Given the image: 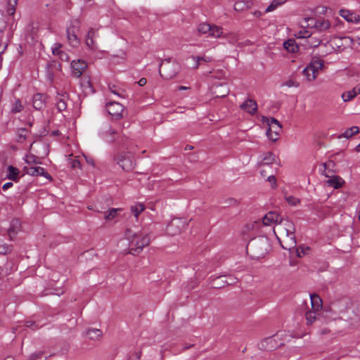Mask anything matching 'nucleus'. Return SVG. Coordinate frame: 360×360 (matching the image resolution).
<instances>
[{"instance_id":"1","label":"nucleus","mask_w":360,"mask_h":360,"mask_svg":"<svg viewBox=\"0 0 360 360\" xmlns=\"http://www.w3.org/2000/svg\"><path fill=\"white\" fill-rule=\"evenodd\" d=\"M247 251L251 252L256 257H262L270 248V242L267 237L259 236L250 240L247 245Z\"/></svg>"},{"instance_id":"2","label":"nucleus","mask_w":360,"mask_h":360,"mask_svg":"<svg viewBox=\"0 0 360 360\" xmlns=\"http://www.w3.org/2000/svg\"><path fill=\"white\" fill-rule=\"evenodd\" d=\"M127 237L129 240H131V245L134 247L131 249L130 252L132 255L139 254L142 251L144 247L148 246L150 243V238L146 233H132L131 231H128Z\"/></svg>"},{"instance_id":"3","label":"nucleus","mask_w":360,"mask_h":360,"mask_svg":"<svg viewBox=\"0 0 360 360\" xmlns=\"http://www.w3.org/2000/svg\"><path fill=\"white\" fill-rule=\"evenodd\" d=\"M263 120L266 122L269 128L266 131V136L268 138L275 142L276 141L282 131V126L280 122L274 117L269 119L267 117H263Z\"/></svg>"},{"instance_id":"4","label":"nucleus","mask_w":360,"mask_h":360,"mask_svg":"<svg viewBox=\"0 0 360 360\" xmlns=\"http://www.w3.org/2000/svg\"><path fill=\"white\" fill-rule=\"evenodd\" d=\"M115 161L124 171L129 172L134 167V158L131 153L121 152L115 157Z\"/></svg>"},{"instance_id":"5","label":"nucleus","mask_w":360,"mask_h":360,"mask_svg":"<svg viewBox=\"0 0 360 360\" xmlns=\"http://www.w3.org/2000/svg\"><path fill=\"white\" fill-rule=\"evenodd\" d=\"M98 135L103 141L108 143L114 142L118 137L117 131L108 122L101 124L98 129Z\"/></svg>"},{"instance_id":"6","label":"nucleus","mask_w":360,"mask_h":360,"mask_svg":"<svg viewBox=\"0 0 360 360\" xmlns=\"http://www.w3.org/2000/svg\"><path fill=\"white\" fill-rule=\"evenodd\" d=\"M278 224L276 229H274L275 234L278 231L281 236H295V226L292 221L281 219Z\"/></svg>"},{"instance_id":"7","label":"nucleus","mask_w":360,"mask_h":360,"mask_svg":"<svg viewBox=\"0 0 360 360\" xmlns=\"http://www.w3.org/2000/svg\"><path fill=\"white\" fill-rule=\"evenodd\" d=\"M198 30L200 33L208 34L209 36L216 38L224 37L222 28L217 25H211L208 23H202L199 25Z\"/></svg>"},{"instance_id":"8","label":"nucleus","mask_w":360,"mask_h":360,"mask_svg":"<svg viewBox=\"0 0 360 360\" xmlns=\"http://www.w3.org/2000/svg\"><path fill=\"white\" fill-rule=\"evenodd\" d=\"M108 113L115 119H120L122 117L124 106L118 102H109L106 105Z\"/></svg>"},{"instance_id":"9","label":"nucleus","mask_w":360,"mask_h":360,"mask_svg":"<svg viewBox=\"0 0 360 360\" xmlns=\"http://www.w3.org/2000/svg\"><path fill=\"white\" fill-rule=\"evenodd\" d=\"M229 91V88L225 83L217 82L212 86V93L216 98H224Z\"/></svg>"},{"instance_id":"10","label":"nucleus","mask_w":360,"mask_h":360,"mask_svg":"<svg viewBox=\"0 0 360 360\" xmlns=\"http://www.w3.org/2000/svg\"><path fill=\"white\" fill-rule=\"evenodd\" d=\"M71 68L72 70V75L74 77L79 78L87 68V64L82 60H73L71 63Z\"/></svg>"},{"instance_id":"11","label":"nucleus","mask_w":360,"mask_h":360,"mask_svg":"<svg viewBox=\"0 0 360 360\" xmlns=\"http://www.w3.org/2000/svg\"><path fill=\"white\" fill-rule=\"evenodd\" d=\"M283 237V240H281V238L276 236L277 239L278 240L281 245L283 249L289 250L293 249L296 247V238L295 236H282Z\"/></svg>"},{"instance_id":"12","label":"nucleus","mask_w":360,"mask_h":360,"mask_svg":"<svg viewBox=\"0 0 360 360\" xmlns=\"http://www.w3.org/2000/svg\"><path fill=\"white\" fill-rule=\"evenodd\" d=\"M24 169L25 170L26 173L27 174L32 175V176H43L46 177L48 179H51V175L46 172V170L41 167L35 166V167H25Z\"/></svg>"},{"instance_id":"13","label":"nucleus","mask_w":360,"mask_h":360,"mask_svg":"<svg viewBox=\"0 0 360 360\" xmlns=\"http://www.w3.org/2000/svg\"><path fill=\"white\" fill-rule=\"evenodd\" d=\"M240 108L243 111L254 115L257 112V104L255 101L248 98L240 105Z\"/></svg>"},{"instance_id":"14","label":"nucleus","mask_w":360,"mask_h":360,"mask_svg":"<svg viewBox=\"0 0 360 360\" xmlns=\"http://www.w3.org/2000/svg\"><path fill=\"white\" fill-rule=\"evenodd\" d=\"M323 67V60L318 58H313L309 64L304 68V72L311 71L315 74H318L319 70Z\"/></svg>"},{"instance_id":"15","label":"nucleus","mask_w":360,"mask_h":360,"mask_svg":"<svg viewBox=\"0 0 360 360\" xmlns=\"http://www.w3.org/2000/svg\"><path fill=\"white\" fill-rule=\"evenodd\" d=\"M47 96L44 94L34 95L32 99L33 107L36 110H41L46 106Z\"/></svg>"},{"instance_id":"16","label":"nucleus","mask_w":360,"mask_h":360,"mask_svg":"<svg viewBox=\"0 0 360 360\" xmlns=\"http://www.w3.org/2000/svg\"><path fill=\"white\" fill-rule=\"evenodd\" d=\"M281 216L275 212H269L262 219V223L265 226H269L272 224L279 223Z\"/></svg>"},{"instance_id":"17","label":"nucleus","mask_w":360,"mask_h":360,"mask_svg":"<svg viewBox=\"0 0 360 360\" xmlns=\"http://www.w3.org/2000/svg\"><path fill=\"white\" fill-rule=\"evenodd\" d=\"M97 34L96 31L94 30L93 28H91L86 36V44L90 49L91 50H96L97 49V45L95 41V38L96 37Z\"/></svg>"},{"instance_id":"18","label":"nucleus","mask_w":360,"mask_h":360,"mask_svg":"<svg viewBox=\"0 0 360 360\" xmlns=\"http://www.w3.org/2000/svg\"><path fill=\"white\" fill-rule=\"evenodd\" d=\"M312 27L319 32H323L330 28L331 23L328 20L320 18L314 20V23Z\"/></svg>"},{"instance_id":"19","label":"nucleus","mask_w":360,"mask_h":360,"mask_svg":"<svg viewBox=\"0 0 360 360\" xmlns=\"http://www.w3.org/2000/svg\"><path fill=\"white\" fill-rule=\"evenodd\" d=\"M62 47V44L60 43H56L53 44L52 47V53L54 56H57L62 61H68L70 58L68 53H65L60 49Z\"/></svg>"},{"instance_id":"20","label":"nucleus","mask_w":360,"mask_h":360,"mask_svg":"<svg viewBox=\"0 0 360 360\" xmlns=\"http://www.w3.org/2000/svg\"><path fill=\"white\" fill-rule=\"evenodd\" d=\"M360 94V86H356L351 91L344 92L341 97L345 102H348Z\"/></svg>"},{"instance_id":"21","label":"nucleus","mask_w":360,"mask_h":360,"mask_svg":"<svg viewBox=\"0 0 360 360\" xmlns=\"http://www.w3.org/2000/svg\"><path fill=\"white\" fill-rule=\"evenodd\" d=\"M67 37L69 44L73 46H77L79 44V41L77 37V35L75 34V32L73 29L72 28H68L67 30Z\"/></svg>"},{"instance_id":"22","label":"nucleus","mask_w":360,"mask_h":360,"mask_svg":"<svg viewBox=\"0 0 360 360\" xmlns=\"http://www.w3.org/2000/svg\"><path fill=\"white\" fill-rule=\"evenodd\" d=\"M311 308L314 311H319L322 307V300L316 294L310 295Z\"/></svg>"},{"instance_id":"23","label":"nucleus","mask_w":360,"mask_h":360,"mask_svg":"<svg viewBox=\"0 0 360 360\" xmlns=\"http://www.w3.org/2000/svg\"><path fill=\"white\" fill-rule=\"evenodd\" d=\"M191 60L193 61V64L192 65V68L193 69H197L199 65L201 64L202 62L204 63H210L212 61V58L209 56H198V57H191Z\"/></svg>"},{"instance_id":"24","label":"nucleus","mask_w":360,"mask_h":360,"mask_svg":"<svg viewBox=\"0 0 360 360\" xmlns=\"http://www.w3.org/2000/svg\"><path fill=\"white\" fill-rule=\"evenodd\" d=\"M283 47L288 52H290V53H296L299 49L298 45L295 42V40L293 39H288L287 41H285L283 43Z\"/></svg>"},{"instance_id":"25","label":"nucleus","mask_w":360,"mask_h":360,"mask_svg":"<svg viewBox=\"0 0 360 360\" xmlns=\"http://www.w3.org/2000/svg\"><path fill=\"white\" fill-rule=\"evenodd\" d=\"M170 62L169 60H166L165 62H163L160 65V75L165 78V79H171L172 77L175 75V73H171V74H165L164 75L162 72H165L167 70H169L170 68Z\"/></svg>"},{"instance_id":"26","label":"nucleus","mask_w":360,"mask_h":360,"mask_svg":"<svg viewBox=\"0 0 360 360\" xmlns=\"http://www.w3.org/2000/svg\"><path fill=\"white\" fill-rule=\"evenodd\" d=\"M276 160L275 155L271 152H268L266 153L262 159V160L259 162L260 166H269L272 164Z\"/></svg>"},{"instance_id":"27","label":"nucleus","mask_w":360,"mask_h":360,"mask_svg":"<svg viewBox=\"0 0 360 360\" xmlns=\"http://www.w3.org/2000/svg\"><path fill=\"white\" fill-rule=\"evenodd\" d=\"M8 174L6 177L8 179L17 181L18 180L19 169L13 166H8L7 168Z\"/></svg>"},{"instance_id":"28","label":"nucleus","mask_w":360,"mask_h":360,"mask_svg":"<svg viewBox=\"0 0 360 360\" xmlns=\"http://www.w3.org/2000/svg\"><path fill=\"white\" fill-rule=\"evenodd\" d=\"M19 229V222L18 221L13 220L11 227L8 230V234L11 240H13L15 237V235Z\"/></svg>"},{"instance_id":"29","label":"nucleus","mask_w":360,"mask_h":360,"mask_svg":"<svg viewBox=\"0 0 360 360\" xmlns=\"http://www.w3.org/2000/svg\"><path fill=\"white\" fill-rule=\"evenodd\" d=\"M339 13L341 17H342L345 20H346L347 22H354L356 20V17L352 13H351L348 10L341 9L339 11Z\"/></svg>"},{"instance_id":"30","label":"nucleus","mask_w":360,"mask_h":360,"mask_svg":"<svg viewBox=\"0 0 360 360\" xmlns=\"http://www.w3.org/2000/svg\"><path fill=\"white\" fill-rule=\"evenodd\" d=\"M217 280L221 281L226 285H233L237 283L238 278L233 276H220L217 278Z\"/></svg>"},{"instance_id":"31","label":"nucleus","mask_w":360,"mask_h":360,"mask_svg":"<svg viewBox=\"0 0 360 360\" xmlns=\"http://www.w3.org/2000/svg\"><path fill=\"white\" fill-rule=\"evenodd\" d=\"M359 133V128L356 126H353L349 129H347L341 136H340V138L344 137L346 139H349L352 137L353 135L357 134Z\"/></svg>"},{"instance_id":"32","label":"nucleus","mask_w":360,"mask_h":360,"mask_svg":"<svg viewBox=\"0 0 360 360\" xmlns=\"http://www.w3.org/2000/svg\"><path fill=\"white\" fill-rule=\"evenodd\" d=\"M145 210V206L141 203H136L131 207V212L133 215L137 218L139 215Z\"/></svg>"},{"instance_id":"33","label":"nucleus","mask_w":360,"mask_h":360,"mask_svg":"<svg viewBox=\"0 0 360 360\" xmlns=\"http://www.w3.org/2000/svg\"><path fill=\"white\" fill-rule=\"evenodd\" d=\"M88 338L92 340H97L102 335V331L99 329L91 328L86 331Z\"/></svg>"},{"instance_id":"34","label":"nucleus","mask_w":360,"mask_h":360,"mask_svg":"<svg viewBox=\"0 0 360 360\" xmlns=\"http://www.w3.org/2000/svg\"><path fill=\"white\" fill-rule=\"evenodd\" d=\"M328 184L334 188H339L342 186L343 181L339 176H334L328 180Z\"/></svg>"},{"instance_id":"35","label":"nucleus","mask_w":360,"mask_h":360,"mask_svg":"<svg viewBox=\"0 0 360 360\" xmlns=\"http://www.w3.org/2000/svg\"><path fill=\"white\" fill-rule=\"evenodd\" d=\"M68 164L71 166L72 168H81V162L79 159V157H73L71 154L69 155L68 158Z\"/></svg>"},{"instance_id":"36","label":"nucleus","mask_w":360,"mask_h":360,"mask_svg":"<svg viewBox=\"0 0 360 360\" xmlns=\"http://www.w3.org/2000/svg\"><path fill=\"white\" fill-rule=\"evenodd\" d=\"M286 0H274L271 4L266 8V12H271L276 9L278 6L283 4Z\"/></svg>"},{"instance_id":"37","label":"nucleus","mask_w":360,"mask_h":360,"mask_svg":"<svg viewBox=\"0 0 360 360\" xmlns=\"http://www.w3.org/2000/svg\"><path fill=\"white\" fill-rule=\"evenodd\" d=\"M120 209L112 208L105 214V219L107 220L113 219L117 215Z\"/></svg>"},{"instance_id":"38","label":"nucleus","mask_w":360,"mask_h":360,"mask_svg":"<svg viewBox=\"0 0 360 360\" xmlns=\"http://www.w3.org/2000/svg\"><path fill=\"white\" fill-rule=\"evenodd\" d=\"M335 165L334 162L332 160H329L328 162L323 163V170L322 171V173L327 177H330V171L328 170L330 167H333Z\"/></svg>"},{"instance_id":"39","label":"nucleus","mask_w":360,"mask_h":360,"mask_svg":"<svg viewBox=\"0 0 360 360\" xmlns=\"http://www.w3.org/2000/svg\"><path fill=\"white\" fill-rule=\"evenodd\" d=\"M18 0H8V10L7 12L9 15H13L15 11V6L17 5Z\"/></svg>"},{"instance_id":"40","label":"nucleus","mask_w":360,"mask_h":360,"mask_svg":"<svg viewBox=\"0 0 360 360\" xmlns=\"http://www.w3.org/2000/svg\"><path fill=\"white\" fill-rule=\"evenodd\" d=\"M316 311H308L306 312V319H307V323H312L313 322H314V321L316 320Z\"/></svg>"},{"instance_id":"41","label":"nucleus","mask_w":360,"mask_h":360,"mask_svg":"<svg viewBox=\"0 0 360 360\" xmlns=\"http://www.w3.org/2000/svg\"><path fill=\"white\" fill-rule=\"evenodd\" d=\"M27 130L26 129H20L18 131V141L22 142L27 136Z\"/></svg>"},{"instance_id":"42","label":"nucleus","mask_w":360,"mask_h":360,"mask_svg":"<svg viewBox=\"0 0 360 360\" xmlns=\"http://www.w3.org/2000/svg\"><path fill=\"white\" fill-rule=\"evenodd\" d=\"M309 250V247L299 246L296 248L297 256L299 257H302V256L306 255Z\"/></svg>"},{"instance_id":"43","label":"nucleus","mask_w":360,"mask_h":360,"mask_svg":"<svg viewBox=\"0 0 360 360\" xmlns=\"http://www.w3.org/2000/svg\"><path fill=\"white\" fill-rule=\"evenodd\" d=\"M109 88H110V91L112 94H115V95H117L118 96L122 97V98L124 97V90L120 89H117L116 86H114V85L112 86H110Z\"/></svg>"},{"instance_id":"44","label":"nucleus","mask_w":360,"mask_h":360,"mask_svg":"<svg viewBox=\"0 0 360 360\" xmlns=\"http://www.w3.org/2000/svg\"><path fill=\"white\" fill-rule=\"evenodd\" d=\"M25 160L28 165L37 164L38 162L37 157L31 154L27 155L25 158Z\"/></svg>"},{"instance_id":"45","label":"nucleus","mask_w":360,"mask_h":360,"mask_svg":"<svg viewBox=\"0 0 360 360\" xmlns=\"http://www.w3.org/2000/svg\"><path fill=\"white\" fill-rule=\"evenodd\" d=\"M286 201L288 202L289 205L295 206L297 204L300 203V199L294 197V196H286L285 197Z\"/></svg>"},{"instance_id":"46","label":"nucleus","mask_w":360,"mask_h":360,"mask_svg":"<svg viewBox=\"0 0 360 360\" xmlns=\"http://www.w3.org/2000/svg\"><path fill=\"white\" fill-rule=\"evenodd\" d=\"M22 110V105L20 100H16L13 104L12 112H19Z\"/></svg>"},{"instance_id":"47","label":"nucleus","mask_w":360,"mask_h":360,"mask_svg":"<svg viewBox=\"0 0 360 360\" xmlns=\"http://www.w3.org/2000/svg\"><path fill=\"white\" fill-rule=\"evenodd\" d=\"M302 72L309 81L314 80L317 77V75L314 72H311V71L304 72V69L303 70Z\"/></svg>"},{"instance_id":"48","label":"nucleus","mask_w":360,"mask_h":360,"mask_svg":"<svg viewBox=\"0 0 360 360\" xmlns=\"http://www.w3.org/2000/svg\"><path fill=\"white\" fill-rule=\"evenodd\" d=\"M11 251V246L6 244H0V254L6 255Z\"/></svg>"},{"instance_id":"49","label":"nucleus","mask_w":360,"mask_h":360,"mask_svg":"<svg viewBox=\"0 0 360 360\" xmlns=\"http://www.w3.org/2000/svg\"><path fill=\"white\" fill-rule=\"evenodd\" d=\"M68 98V94H67V92H63L62 94L58 93L56 100V103L58 101L66 102Z\"/></svg>"},{"instance_id":"50","label":"nucleus","mask_w":360,"mask_h":360,"mask_svg":"<svg viewBox=\"0 0 360 360\" xmlns=\"http://www.w3.org/2000/svg\"><path fill=\"white\" fill-rule=\"evenodd\" d=\"M299 85L300 84H299V83L297 81L293 80L292 79L287 80L286 82H285L283 84V86H287L288 87H292V86L298 87Z\"/></svg>"},{"instance_id":"51","label":"nucleus","mask_w":360,"mask_h":360,"mask_svg":"<svg viewBox=\"0 0 360 360\" xmlns=\"http://www.w3.org/2000/svg\"><path fill=\"white\" fill-rule=\"evenodd\" d=\"M56 106L59 111H63L66 109L67 103L64 101H58L56 103Z\"/></svg>"},{"instance_id":"52","label":"nucleus","mask_w":360,"mask_h":360,"mask_svg":"<svg viewBox=\"0 0 360 360\" xmlns=\"http://www.w3.org/2000/svg\"><path fill=\"white\" fill-rule=\"evenodd\" d=\"M42 353H35L32 354L27 360H41Z\"/></svg>"},{"instance_id":"53","label":"nucleus","mask_w":360,"mask_h":360,"mask_svg":"<svg viewBox=\"0 0 360 360\" xmlns=\"http://www.w3.org/2000/svg\"><path fill=\"white\" fill-rule=\"evenodd\" d=\"M267 181H269L270 183H271V184H272L271 186L273 188L276 187V179L275 176H274V175L269 176L267 178Z\"/></svg>"},{"instance_id":"54","label":"nucleus","mask_w":360,"mask_h":360,"mask_svg":"<svg viewBox=\"0 0 360 360\" xmlns=\"http://www.w3.org/2000/svg\"><path fill=\"white\" fill-rule=\"evenodd\" d=\"M225 285V284H224L221 281L217 280V278L214 281L213 287L215 288H221Z\"/></svg>"},{"instance_id":"55","label":"nucleus","mask_w":360,"mask_h":360,"mask_svg":"<svg viewBox=\"0 0 360 360\" xmlns=\"http://www.w3.org/2000/svg\"><path fill=\"white\" fill-rule=\"evenodd\" d=\"M299 34H300L299 37H300V38H307V37H311V34L307 30L300 31Z\"/></svg>"},{"instance_id":"56","label":"nucleus","mask_w":360,"mask_h":360,"mask_svg":"<svg viewBox=\"0 0 360 360\" xmlns=\"http://www.w3.org/2000/svg\"><path fill=\"white\" fill-rule=\"evenodd\" d=\"M141 356L140 353L135 352L131 356H130L129 360H139Z\"/></svg>"},{"instance_id":"57","label":"nucleus","mask_w":360,"mask_h":360,"mask_svg":"<svg viewBox=\"0 0 360 360\" xmlns=\"http://www.w3.org/2000/svg\"><path fill=\"white\" fill-rule=\"evenodd\" d=\"M84 158H85V160H86V162H87L89 165H91V166H93V167L94 166V160H93V158H91V157H88V156H86V155H84Z\"/></svg>"},{"instance_id":"58","label":"nucleus","mask_w":360,"mask_h":360,"mask_svg":"<svg viewBox=\"0 0 360 360\" xmlns=\"http://www.w3.org/2000/svg\"><path fill=\"white\" fill-rule=\"evenodd\" d=\"M13 183L12 182H7L6 184H4L2 186V189L4 191H6L7 189L10 188L11 187L13 186Z\"/></svg>"},{"instance_id":"59","label":"nucleus","mask_w":360,"mask_h":360,"mask_svg":"<svg viewBox=\"0 0 360 360\" xmlns=\"http://www.w3.org/2000/svg\"><path fill=\"white\" fill-rule=\"evenodd\" d=\"M147 83V79L144 77L139 79L138 84L141 86H145Z\"/></svg>"},{"instance_id":"60","label":"nucleus","mask_w":360,"mask_h":360,"mask_svg":"<svg viewBox=\"0 0 360 360\" xmlns=\"http://www.w3.org/2000/svg\"><path fill=\"white\" fill-rule=\"evenodd\" d=\"M321 42V40H319V39H316V40H314V41H310V44L312 46H314V47H317Z\"/></svg>"},{"instance_id":"61","label":"nucleus","mask_w":360,"mask_h":360,"mask_svg":"<svg viewBox=\"0 0 360 360\" xmlns=\"http://www.w3.org/2000/svg\"><path fill=\"white\" fill-rule=\"evenodd\" d=\"M243 5L241 3L238 2L235 4V9L236 10H243Z\"/></svg>"},{"instance_id":"62","label":"nucleus","mask_w":360,"mask_h":360,"mask_svg":"<svg viewBox=\"0 0 360 360\" xmlns=\"http://www.w3.org/2000/svg\"><path fill=\"white\" fill-rule=\"evenodd\" d=\"M186 62H187V65H188L190 68H192V65H193V61L191 60V58H187V59H186Z\"/></svg>"},{"instance_id":"63","label":"nucleus","mask_w":360,"mask_h":360,"mask_svg":"<svg viewBox=\"0 0 360 360\" xmlns=\"http://www.w3.org/2000/svg\"><path fill=\"white\" fill-rule=\"evenodd\" d=\"M34 324V322H32V321H27L26 323V326L28 327V328H32V326Z\"/></svg>"},{"instance_id":"64","label":"nucleus","mask_w":360,"mask_h":360,"mask_svg":"<svg viewBox=\"0 0 360 360\" xmlns=\"http://www.w3.org/2000/svg\"><path fill=\"white\" fill-rule=\"evenodd\" d=\"M355 150L358 153L360 152V143L356 146Z\"/></svg>"}]
</instances>
